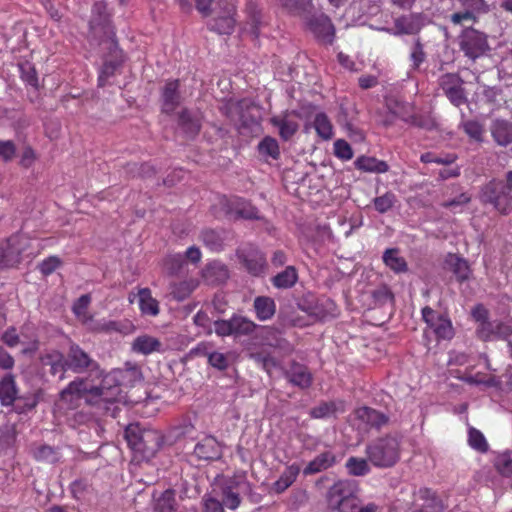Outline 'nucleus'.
<instances>
[{
  "label": "nucleus",
  "mask_w": 512,
  "mask_h": 512,
  "mask_svg": "<svg viewBox=\"0 0 512 512\" xmlns=\"http://www.w3.org/2000/svg\"><path fill=\"white\" fill-rule=\"evenodd\" d=\"M359 485L355 480L342 479L335 482L326 493L327 507L332 512H377L373 502L361 504Z\"/></svg>",
  "instance_id": "1"
},
{
  "label": "nucleus",
  "mask_w": 512,
  "mask_h": 512,
  "mask_svg": "<svg viewBox=\"0 0 512 512\" xmlns=\"http://www.w3.org/2000/svg\"><path fill=\"white\" fill-rule=\"evenodd\" d=\"M290 14L303 18L314 33L323 42L331 43L334 27L330 19L323 13L312 14L311 0H277Z\"/></svg>",
  "instance_id": "2"
},
{
  "label": "nucleus",
  "mask_w": 512,
  "mask_h": 512,
  "mask_svg": "<svg viewBox=\"0 0 512 512\" xmlns=\"http://www.w3.org/2000/svg\"><path fill=\"white\" fill-rule=\"evenodd\" d=\"M128 446L143 459H151L163 445V436L156 430L142 429L139 424H129L124 431Z\"/></svg>",
  "instance_id": "3"
},
{
  "label": "nucleus",
  "mask_w": 512,
  "mask_h": 512,
  "mask_svg": "<svg viewBox=\"0 0 512 512\" xmlns=\"http://www.w3.org/2000/svg\"><path fill=\"white\" fill-rule=\"evenodd\" d=\"M220 111L235 124L240 134L253 136L256 127V105L252 101H228L220 107Z\"/></svg>",
  "instance_id": "4"
},
{
  "label": "nucleus",
  "mask_w": 512,
  "mask_h": 512,
  "mask_svg": "<svg viewBox=\"0 0 512 512\" xmlns=\"http://www.w3.org/2000/svg\"><path fill=\"white\" fill-rule=\"evenodd\" d=\"M66 368L75 374H88L90 377L103 376L100 364L79 344L71 343L66 351Z\"/></svg>",
  "instance_id": "5"
},
{
  "label": "nucleus",
  "mask_w": 512,
  "mask_h": 512,
  "mask_svg": "<svg viewBox=\"0 0 512 512\" xmlns=\"http://www.w3.org/2000/svg\"><path fill=\"white\" fill-rule=\"evenodd\" d=\"M367 455L375 466L391 467L400 457L399 441L395 437L380 438L367 447Z\"/></svg>",
  "instance_id": "6"
},
{
  "label": "nucleus",
  "mask_w": 512,
  "mask_h": 512,
  "mask_svg": "<svg viewBox=\"0 0 512 512\" xmlns=\"http://www.w3.org/2000/svg\"><path fill=\"white\" fill-rule=\"evenodd\" d=\"M512 171L507 174V183L491 181L483 190V200L491 203L500 213L507 214L512 209Z\"/></svg>",
  "instance_id": "7"
},
{
  "label": "nucleus",
  "mask_w": 512,
  "mask_h": 512,
  "mask_svg": "<svg viewBox=\"0 0 512 512\" xmlns=\"http://www.w3.org/2000/svg\"><path fill=\"white\" fill-rule=\"evenodd\" d=\"M460 49L466 57L475 60L489 50L487 36L474 28L463 30L459 37Z\"/></svg>",
  "instance_id": "8"
},
{
  "label": "nucleus",
  "mask_w": 512,
  "mask_h": 512,
  "mask_svg": "<svg viewBox=\"0 0 512 512\" xmlns=\"http://www.w3.org/2000/svg\"><path fill=\"white\" fill-rule=\"evenodd\" d=\"M218 8L212 13L213 17L208 22L210 30L220 35H229L235 26L234 6L226 0L217 2Z\"/></svg>",
  "instance_id": "9"
},
{
  "label": "nucleus",
  "mask_w": 512,
  "mask_h": 512,
  "mask_svg": "<svg viewBox=\"0 0 512 512\" xmlns=\"http://www.w3.org/2000/svg\"><path fill=\"white\" fill-rule=\"evenodd\" d=\"M220 212L229 220L254 219L256 213L253 206L239 197L226 198L219 200Z\"/></svg>",
  "instance_id": "10"
},
{
  "label": "nucleus",
  "mask_w": 512,
  "mask_h": 512,
  "mask_svg": "<svg viewBox=\"0 0 512 512\" xmlns=\"http://www.w3.org/2000/svg\"><path fill=\"white\" fill-rule=\"evenodd\" d=\"M300 114L296 110H286L270 119L271 124L278 129L282 140H290L300 126Z\"/></svg>",
  "instance_id": "11"
},
{
  "label": "nucleus",
  "mask_w": 512,
  "mask_h": 512,
  "mask_svg": "<svg viewBox=\"0 0 512 512\" xmlns=\"http://www.w3.org/2000/svg\"><path fill=\"white\" fill-rule=\"evenodd\" d=\"M422 316L427 326L434 332L438 340H450L454 335L451 321L439 315L433 309L425 307Z\"/></svg>",
  "instance_id": "12"
},
{
  "label": "nucleus",
  "mask_w": 512,
  "mask_h": 512,
  "mask_svg": "<svg viewBox=\"0 0 512 512\" xmlns=\"http://www.w3.org/2000/svg\"><path fill=\"white\" fill-rule=\"evenodd\" d=\"M462 84V79L454 73H447L439 78V86L443 93L457 107L465 104L467 101Z\"/></svg>",
  "instance_id": "13"
},
{
  "label": "nucleus",
  "mask_w": 512,
  "mask_h": 512,
  "mask_svg": "<svg viewBox=\"0 0 512 512\" xmlns=\"http://www.w3.org/2000/svg\"><path fill=\"white\" fill-rule=\"evenodd\" d=\"M459 2L464 8V11L456 12L451 15L450 20L455 25H460L464 22H475L476 14L489 12V5L485 0H459Z\"/></svg>",
  "instance_id": "14"
},
{
  "label": "nucleus",
  "mask_w": 512,
  "mask_h": 512,
  "mask_svg": "<svg viewBox=\"0 0 512 512\" xmlns=\"http://www.w3.org/2000/svg\"><path fill=\"white\" fill-rule=\"evenodd\" d=\"M235 486H233V482L223 488V496H222V504L229 509H236L240 504V494L248 493L249 496L251 494V485L246 482L243 477H236Z\"/></svg>",
  "instance_id": "15"
},
{
  "label": "nucleus",
  "mask_w": 512,
  "mask_h": 512,
  "mask_svg": "<svg viewBox=\"0 0 512 512\" xmlns=\"http://www.w3.org/2000/svg\"><path fill=\"white\" fill-rule=\"evenodd\" d=\"M21 252L18 237H10L0 247V270L17 266L21 261Z\"/></svg>",
  "instance_id": "16"
},
{
  "label": "nucleus",
  "mask_w": 512,
  "mask_h": 512,
  "mask_svg": "<svg viewBox=\"0 0 512 512\" xmlns=\"http://www.w3.org/2000/svg\"><path fill=\"white\" fill-rule=\"evenodd\" d=\"M112 46L113 48L105 59L98 77V85L101 87L105 86L107 80L115 74L124 61L122 50L118 48L117 43L113 42Z\"/></svg>",
  "instance_id": "17"
},
{
  "label": "nucleus",
  "mask_w": 512,
  "mask_h": 512,
  "mask_svg": "<svg viewBox=\"0 0 512 512\" xmlns=\"http://www.w3.org/2000/svg\"><path fill=\"white\" fill-rule=\"evenodd\" d=\"M87 393V379L76 377L59 393L60 401L69 407L76 406L77 402Z\"/></svg>",
  "instance_id": "18"
},
{
  "label": "nucleus",
  "mask_w": 512,
  "mask_h": 512,
  "mask_svg": "<svg viewBox=\"0 0 512 512\" xmlns=\"http://www.w3.org/2000/svg\"><path fill=\"white\" fill-rule=\"evenodd\" d=\"M221 447L213 436H206L194 447L193 454L199 460L213 461L221 457Z\"/></svg>",
  "instance_id": "19"
},
{
  "label": "nucleus",
  "mask_w": 512,
  "mask_h": 512,
  "mask_svg": "<svg viewBox=\"0 0 512 512\" xmlns=\"http://www.w3.org/2000/svg\"><path fill=\"white\" fill-rule=\"evenodd\" d=\"M179 80L167 81L161 93L162 112L171 114L180 105Z\"/></svg>",
  "instance_id": "20"
},
{
  "label": "nucleus",
  "mask_w": 512,
  "mask_h": 512,
  "mask_svg": "<svg viewBox=\"0 0 512 512\" xmlns=\"http://www.w3.org/2000/svg\"><path fill=\"white\" fill-rule=\"evenodd\" d=\"M355 418L359 421L358 427L366 429L368 427L380 428L387 422V417L369 407H360L355 411Z\"/></svg>",
  "instance_id": "21"
},
{
  "label": "nucleus",
  "mask_w": 512,
  "mask_h": 512,
  "mask_svg": "<svg viewBox=\"0 0 512 512\" xmlns=\"http://www.w3.org/2000/svg\"><path fill=\"white\" fill-rule=\"evenodd\" d=\"M423 25V18L420 14H410L399 17L395 20V29H385L394 35L415 34Z\"/></svg>",
  "instance_id": "22"
},
{
  "label": "nucleus",
  "mask_w": 512,
  "mask_h": 512,
  "mask_svg": "<svg viewBox=\"0 0 512 512\" xmlns=\"http://www.w3.org/2000/svg\"><path fill=\"white\" fill-rule=\"evenodd\" d=\"M228 232L224 229H203L200 233V240L211 251L219 252L224 249Z\"/></svg>",
  "instance_id": "23"
},
{
  "label": "nucleus",
  "mask_w": 512,
  "mask_h": 512,
  "mask_svg": "<svg viewBox=\"0 0 512 512\" xmlns=\"http://www.w3.org/2000/svg\"><path fill=\"white\" fill-rule=\"evenodd\" d=\"M203 277L210 285H220L225 283L229 278V270L224 263L213 261L206 265L203 270Z\"/></svg>",
  "instance_id": "24"
},
{
  "label": "nucleus",
  "mask_w": 512,
  "mask_h": 512,
  "mask_svg": "<svg viewBox=\"0 0 512 512\" xmlns=\"http://www.w3.org/2000/svg\"><path fill=\"white\" fill-rule=\"evenodd\" d=\"M123 372L113 370L109 373H105L103 370V376H101L102 389L106 396H120V386L123 383ZM100 379V377L98 378Z\"/></svg>",
  "instance_id": "25"
},
{
  "label": "nucleus",
  "mask_w": 512,
  "mask_h": 512,
  "mask_svg": "<svg viewBox=\"0 0 512 512\" xmlns=\"http://www.w3.org/2000/svg\"><path fill=\"white\" fill-rule=\"evenodd\" d=\"M337 462L336 456L331 451H326L311 460L303 469L304 475H312L332 467Z\"/></svg>",
  "instance_id": "26"
},
{
  "label": "nucleus",
  "mask_w": 512,
  "mask_h": 512,
  "mask_svg": "<svg viewBox=\"0 0 512 512\" xmlns=\"http://www.w3.org/2000/svg\"><path fill=\"white\" fill-rule=\"evenodd\" d=\"M418 499L423 501L421 508L415 509L412 512H443L444 505L435 492L428 488H421L417 493Z\"/></svg>",
  "instance_id": "27"
},
{
  "label": "nucleus",
  "mask_w": 512,
  "mask_h": 512,
  "mask_svg": "<svg viewBox=\"0 0 512 512\" xmlns=\"http://www.w3.org/2000/svg\"><path fill=\"white\" fill-rule=\"evenodd\" d=\"M312 127L317 136L324 141H329L334 136V126L328 115L322 111L315 113L312 120Z\"/></svg>",
  "instance_id": "28"
},
{
  "label": "nucleus",
  "mask_w": 512,
  "mask_h": 512,
  "mask_svg": "<svg viewBox=\"0 0 512 512\" xmlns=\"http://www.w3.org/2000/svg\"><path fill=\"white\" fill-rule=\"evenodd\" d=\"M17 400V387L13 374H6L0 381V401L3 406H10Z\"/></svg>",
  "instance_id": "29"
},
{
  "label": "nucleus",
  "mask_w": 512,
  "mask_h": 512,
  "mask_svg": "<svg viewBox=\"0 0 512 512\" xmlns=\"http://www.w3.org/2000/svg\"><path fill=\"white\" fill-rule=\"evenodd\" d=\"M132 350L136 353L149 355L153 352L163 351L162 343L155 337L141 335L135 338L132 343Z\"/></svg>",
  "instance_id": "30"
},
{
  "label": "nucleus",
  "mask_w": 512,
  "mask_h": 512,
  "mask_svg": "<svg viewBox=\"0 0 512 512\" xmlns=\"http://www.w3.org/2000/svg\"><path fill=\"white\" fill-rule=\"evenodd\" d=\"M43 362L45 365L50 366V374L57 375L59 374V379L63 380L65 378V372L69 371L66 368L67 357L66 354H63L59 351H54L52 353L47 354L43 358Z\"/></svg>",
  "instance_id": "31"
},
{
  "label": "nucleus",
  "mask_w": 512,
  "mask_h": 512,
  "mask_svg": "<svg viewBox=\"0 0 512 512\" xmlns=\"http://www.w3.org/2000/svg\"><path fill=\"white\" fill-rule=\"evenodd\" d=\"M176 506L175 491L172 489L161 492L159 496L153 495L154 512H173Z\"/></svg>",
  "instance_id": "32"
},
{
  "label": "nucleus",
  "mask_w": 512,
  "mask_h": 512,
  "mask_svg": "<svg viewBox=\"0 0 512 512\" xmlns=\"http://www.w3.org/2000/svg\"><path fill=\"white\" fill-rule=\"evenodd\" d=\"M298 281V272L294 266H287L283 271L272 277L271 282L277 289H290Z\"/></svg>",
  "instance_id": "33"
},
{
  "label": "nucleus",
  "mask_w": 512,
  "mask_h": 512,
  "mask_svg": "<svg viewBox=\"0 0 512 512\" xmlns=\"http://www.w3.org/2000/svg\"><path fill=\"white\" fill-rule=\"evenodd\" d=\"M32 456L38 462H45L49 464H56L61 458L59 448L47 444L35 446L32 449Z\"/></svg>",
  "instance_id": "34"
},
{
  "label": "nucleus",
  "mask_w": 512,
  "mask_h": 512,
  "mask_svg": "<svg viewBox=\"0 0 512 512\" xmlns=\"http://www.w3.org/2000/svg\"><path fill=\"white\" fill-rule=\"evenodd\" d=\"M494 140L501 146L512 143V125L505 120H495L491 127Z\"/></svg>",
  "instance_id": "35"
},
{
  "label": "nucleus",
  "mask_w": 512,
  "mask_h": 512,
  "mask_svg": "<svg viewBox=\"0 0 512 512\" xmlns=\"http://www.w3.org/2000/svg\"><path fill=\"white\" fill-rule=\"evenodd\" d=\"M178 126L188 138H194L200 131L201 124L198 118L193 117L188 110H183L178 115Z\"/></svg>",
  "instance_id": "36"
},
{
  "label": "nucleus",
  "mask_w": 512,
  "mask_h": 512,
  "mask_svg": "<svg viewBox=\"0 0 512 512\" xmlns=\"http://www.w3.org/2000/svg\"><path fill=\"white\" fill-rule=\"evenodd\" d=\"M357 169L370 173H385L389 166L385 161L378 160L374 157L361 156L355 161Z\"/></svg>",
  "instance_id": "37"
},
{
  "label": "nucleus",
  "mask_w": 512,
  "mask_h": 512,
  "mask_svg": "<svg viewBox=\"0 0 512 512\" xmlns=\"http://www.w3.org/2000/svg\"><path fill=\"white\" fill-rule=\"evenodd\" d=\"M300 472V467L298 464H292L282 472L279 479L273 484V489L277 493H282L288 487H290L296 480L298 474Z\"/></svg>",
  "instance_id": "38"
},
{
  "label": "nucleus",
  "mask_w": 512,
  "mask_h": 512,
  "mask_svg": "<svg viewBox=\"0 0 512 512\" xmlns=\"http://www.w3.org/2000/svg\"><path fill=\"white\" fill-rule=\"evenodd\" d=\"M139 306L140 310L145 315L156 316L159 313V303L151 295L149 288H142L139 290Z\"/></svg>",
  "instance_id": "39"
},
{
  "label": "nucleus",
  "mask_w": 512,
  "mask_h": 512,
  "mask_svg": "<svg viewBox=\"0 0 512 512\" xmlns=\"http://www.w3.org/2000/svg\"><path fill=\"white\" fill-rule=\"evenodd\" d=\"M446 264L452 269L459 281L467 280L471 274L467 261L455 254L448 255Z\"/></svg>",
  "instance_id": "40"
},
{
  "label": "nucleus",
  "mask_w": 512,
  "mask_h": 512,
  "mask_svg": "<svg viewBox=\"0 0 512 512\" xmlns=\"http://www.w3.org/2000/svg\"><path fill=\"white\" fill-rule=\"evenodd\" d=\"M239 263L251 274L256 275V250L253 246H241L237 249Z\"/></svg>",
  "instance_id": "41"
},
{
  "label": "nucleus",
  "mask_w": 512,
  "mask_h": 512,
  "mask_svg": "<svg viewBox=\"0 0 512 512\" xmlns=\"http://www.w3.org/2000/svg\"><path fill=\"white\" fill-rule=\"evenodd\" d=\"M288 378L291 383L301 388H307L312 382V376L306 367L294 365L291 367Z\"/></svg>",
  "instance_id": "42"
},
{
  "label": "nucleus",
  "mask_w": 512,
  "mask_h": 512,
  "mask_svg": "<svg viewBox=\"0 0 512 512\" xmlns=\"http://www.w3.org/2000/svg\"><path fill=\"white\" fill-rule=\"evenodd\" d=\"M383 261L393 271L400 273L407 269L406 261L399 255L397 249H387L383 254Z\"/></svg>",
  "instance_id": "43"
},
{
  "label": "nucleus",
  "mask_w": 512,
  "mask_h": 512,
  "mask_svg": "<svg viewBox=\"0 0 512 512\" xmlns=\"http://www.w3.org/2000/svg\"><path fill=\"white\" fill-rule=\"evenodd\" d=\"M41 394L42 392L39 390L27 396L17 397V400L14 403L15 410L18 413H25L34 409L40 401Z\"/></svg>",
  "instance_id": "44"
},
{
  "label": "nucleus",
  "mask_w": 512,
  "mask_h": 512,
  "mask_svg": "<svg viewBox=\"0 0 512 512\" xmlns=\"http://www.w3.org/2000/svg\"><path fill=\"white\" fill-rule=\"evenodd\" d=\"M232 323H233V335L235 337H239L242 335H248L251 332H253L254 329L256 328V324H254V322L250 321L249 319H247L243 316H239V315H234L232 317Z\"/></svg>",
  "instance_id": "45"
},
{
  "label": "nucleus",
  "mask_w": 512,
  "mask_h": 512,
  "mask_svg": "<svg viewBox=\"0 0 512 512\" xmlns=\"http://www.w3.org/2000/svg\"><path fill=\"white\" fill-rule=\"evenodd\" d=\"M276 311L274 299L266 296L258 297V319L266 320L271 318Z\"/></svg>",
  "instance_id": "46"
},
{
  "label": "nucleus",
  "mask_w": 512,
  "mask_h": 512,
  "mask_svg": "<svg viewBox=\"0 0 512 512\" xmlns=\"http://www.w3.org/2000/svg\"><path fill=\"white\" fill-rule=\"evenodd\" d=\"M468 444L471 448L481 453L488 450V443L484 435L479 430L472 427H470L468 431Z\"/></svg>",
  "instance_id": "47"
},
{
  "label": "nucleus",
  "mask_w": 512,
  "mask_h": 512,
  "mask_svg": "<svg viewBox=\"0 0 512 512\" xmlns=\"http://www.w3.org/2000/svg\"><path fill=\"white\" fill-rule=\"evenodd\" d=\"M349 474L354 476H363L369 472V466L365 459L351 457L346 463Z\"/></svg>",
  "instance_id": "48"
},
{
  "label": "nucleus",
  "mask_w": 512,
  "mask_h": 512,
  "mask_svg": "<svg viewBox=\"0 0 512 512\" xmlns=\"http://www.w3.org/2000/svg\"><path fill=\"white\" fill-rule=\"evenodd\" d=\"M105 400L106 405H101L98 412L104 416H111L112 418H117L119 413L121 412V408L117 405L119 401V397L115 396H106L103 398Z\"/></svg>",
  "instance_id": "49"
},
{
  "label": "nucleus",
  "mask_w": 512,
  "mask_h": 512,
  "mask_svg": "<svg viewBox=\"0 0 512 512\" xmlns=\"http://www.w3.org/2000/svg\"><path fill=\"white\" fill-rule=\"evenodd\" d=\"M461 126L465 133L476 141H481L484 133V128L481 123L476 120H463Z\"/></svg>",
  "instance_id": "50"
},
{
  "label": "nucleus",
  "mask_w": 512,
  "mask_h": 512,
  "mask_svg": "<svg viewBox=\"0 0 512 512\" xmlns=\"http://www.w3.org/2000/svg\"><path fill=\"white\" fill-rule=\"evenodd\" d=\"M258 151L273 159H277L280 154L278 142L272 137H265L258 144Z\"/></svg>",
  "instance_id": "51"
},
{
  "label": "nucleus",
  "mask_w": 512,
  "mask_h": 512,
  "mask_svg": "<svg viewBox=\"0 0 512 512\" xmlns=\"http://www.w3.org/2000/svg\"><path fill=\"white\" fill-rule=\"evenodd\" d=\"M334 148V155L342 160V161H349L353 158V150L350 146V144L344 140V139H338L333 144Z\"/></svg>",
  "instance_id": "52"
},
{
  "label": "nucleus",
  "mask_w": 512,
  "mask_h": 512,
  "mask_svg": "<svg viewBox=\"0 0 512 512\" xmlns=\"http://www.w3.org/2000/svg\"><path fill=\"white\" fill-rule=\"evenodd\" d=\"M495 467L503 475H512V452H504L495 458Z\"/></svg>",
  "instance_id": "53"
},
{
  "label": "nucleus",
  "mask_w": 512,
  "mask_h": 512,
  "mask_svg": "<svg viewBox=\"0 0 512 512\" xmlns=\"http://www.w3.org/2000/svg\"><path fill=\"white\" fill-rule=\"evenodd\" d=\"M262 345L277 346L279 344V332L268 327H258V338Z\"/></svg>",
  "instance_id": "54"
},
{
  "label": "nucleus",
  "mask_w": 512,
  "mask_h": 512,
  "mask_svg": "<svg viewBox=\"0 0 512 512\" xmlns=\"http://www.w3.org/2000/svg\"><path fill=\"white\" fill-rule=\"evenodd\" d=\"M19 68L22 80L32 87H37L38 77L35 67L29 62H25L20 64Z\"/></svg>",
  "instance_id": "55"
},
{
  "label": "nucleus",
  "mask_w": 512,
  "mask_h": 512,
  "mask_svg": "<svg viewBox=\"0 0 512 512\" xmlns=\"http://www.w3.org/2000/svg\"><path fill=\"white\" fill-rule=\"evenodd\" d=\"M395 199L396 198L393 193L387 192L373 200L374 207L379 213H385L393 207Z\"/></svg>",
  "instance_id": "56"
},
{
  "label": "nucleus",
  "mask_w": 512,
  "mask_h": 512,
  "mask_svg": "<svg viewBox=\"0 0 512 512\" xmlns=\"http://www.w3.org/2000/svg\"><path fill=\"white\" fill-rule=\"evenodd\" d=\"M336 413V405L333 402L321 403L317 407L313 408L310 412L313 418L322 419L328 418Z\"/></svg>",
  "instance_id": "57"
},
{
  "label": "nucleus",
  "mask_w": 512,
  "mask_h": 512,
  "mask_svg": "<svg viewBox=\"0 0 512 512\" xmlns=\"http://www.w3.org/2000/svg\"><path fill=\"white\" fill-rule=\"evenodd\" d=\"M208 363L218 369V370H225L229 366V359L224 353L210 351V354L208 355Z\"/></svg>",
  "instance_id": "58"
},
{
  "label": "nucleus",
  "mask_w": 512,
  "mask_h": 512,
  "mask_svg": "<svg viewBox=\"0 0 512 512\" xmlns=\"http://www.w3.org/2000/svg\"><path fill=\"white\" fill-rule=\"evenodd\" d=\"M477 333L479 337L485 341L497 339L495 321L489 320L482 324V326H478Z\"/></svg>",
  "instance_id": "59"
},
{
  "label": "nucleus",
  "mask_w": 512,
  "mask_h": 512,
  "mask_svg": "<svg viewBox=\"0 0 512 512\" xmlns=\"http://www.w3.org/2000/svg\"><path fill=\"white\" fill-rule=\"evenodd\" d=\"M61 265V260L56 256H50L39 264V270L45 276L52 274Z\"/></svg>",
  "instance_id": "60"
},
{
  "label": "nucleus",
  "mask_w": 512,
  "mask_h": 512,
  "mask_svg": "<svg viewBox=\"0 0 512 512\" xmlns=\"http://www.w3.org/2000/svg\"><path fill=\"white\" fill-rule=\"evenodd\" d=\"M15 153L16 146L13 141L0 140V156L5 162L11 161L14 158Z\"/></svg>",
  "instance_id": "61"
},
{
  "label": "nucleus",
  "mask_w": 512,
  "mask_h": 512,
  "mask_svg": "<svg viewBox=\"0 0 512 512\" xmlns=\"http://www.w3.org/2000/svg\"><path fill=\"white\" fill-rule=\"evenodd\" d=\"M214 331L221 337L233 335L232 318L229 320H216L214 322Z\"/></svg>",
  "instance_id": "62"
},
{
  "label": "nucleus",
  "mask_w": 512,
  "mask_h": 512,
  "mask_svg": "<svg viewBox=\"0 0 512 512\" xmlns=\"http://www.w3.org/2000/svg\"><path fill=\"white\" fill-rule=\"evenodd\" d=\"M410 58L412 61V67L417 69L424 61L425 54L420 43H416L411 51Z\"/></svg>",
  "instance_id": "63"
},
{
  "label": "nucleus",
  "mask_w": 512,
  "mask_h": 512,
  "mask_svg": "<svg viewBox=\"0 0 512 512\" xmlns=\"http://www.w3.org/2000/svg\"><path fill=\"white\" fill-rule=\"evenodd\" d=\"M499 73L512 77V50H510L501 60Z\"/></svg>",
  "instance_id": "64"
}]
</instances>
